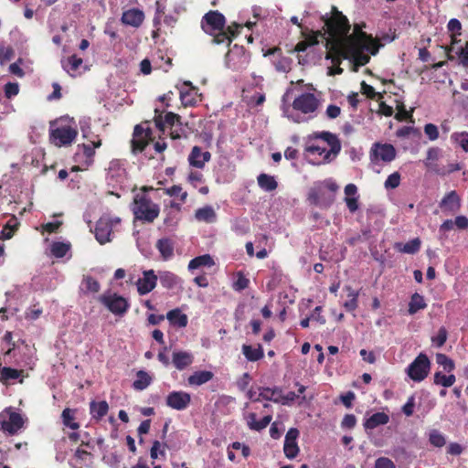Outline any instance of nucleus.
Returning <instances> with one entry per match:
<instances>
[{"label": "nucleus", "instance_id": "obj_1", "mask_svg": "<svg viewBox=\"0 0 468 468\" xmlns=\"http://www.w3.org/2000/svg\"><path fill=\"white\" fill-rule=\"evenodd\" d=\"M321 19L327 27L329 37L326 40L333 43V51L339 52L342 58H346L353 64V70L357 71L362 66L370 61V56H376L381 47L378 38L363 31L364 23L355 24L353 32L349 33L350 25L346 16L332 6V16L327 14Z\"/></svg>", "mask_w": 468, "mask_h": 468}, {"label": "nucleus", "instance_id": "obj_2", "mask_svg": "<svg viewBox=\"0 0 468 468\" xmlns=\"http://www.w3.org/2000/svg\"><path fill=\"white\" fill-rule=\"evenodd\" d=\"M242 27V25L236 22L226 26V17L218 11L207 12V35L211 37L212 44L229 47Z\"/></svg>", "mask_w": 468, "mask_h": 468}, {"label": "nucleus", "instance_id": "obj_3", "mask_svg": "<svg viewBox=\"0 0 468 468\" xmlns=\"http://www.w3.org/2000/svg\"><path fill=\"white\" fill-rule=\"evenodd\" d=\"M133 212L135 219L152 223L158 218L160 207L149 197L137 195L133 200Z\"/></svg>", "mask_w": 468, "mask_h": 468}, {"label": "nucleus", "instance_id": "obj_4", "mask_svg": "<svg viewBox=\"0 0 468 468\" xmlns=\"http://www.w3.org/2000/svg\"><path fill=\"white\" fill-rule=\"evenodd\" d=\"M250 62V54L243 46L235 44L225 56V65L233 71L245 70Z\"/></svg>", "mask_w": 468, "mask_h": 468}, {"label": "nucleus", "instance_id": "obj_5", "mask_svg": "<svg viewBox=\"0 0 468 468\" xmlns=\"http://www.w3.org/2000/svg\"><path fill=\"white\" fill-rule=\"evenodd\" d=\"M323 187L327 188L333 195L335 194L339 188L338 185L331 178L318 182L308 193V201L312 205L326 207L333 203L334 197L329 198L327 201L324 200Z\"/></svg>", "mask_w": 468, "mask_h": 468}, {"label": "nucleus", "instance_id": "obj_6", "mask_svg": "<svg viewBox=\"0 0 468 468\" xmlns=\"http://www.w3.org/2000/svg\"><path fill=\"white\" fill-rule=\"evenodd\" d=\"M25 420L22 415L8 407L0 413V428L8 434H16L24 426Z\"/></svg>", "mask_w": 468, "mask_h": 468}, {"label": "nucleus", "instance_id": "obj_7", "mask_svg": "<svg viewBox=\"0 0 468 468\" xmlns=\"http://www.w3.org/2000/svg\"><path fill=\"white\" fill-rule=\"evenodd\" d=\"M320 106L319 99L311 92H303L294 98L292 107L295 112L307 115V119L314 116Z\"/></svg>", "mask_w": 468, "mask_h": 468}, {"label": "nucleus", "instance_id": "obj_8", "mask_svg": "<svg viewBox=\"0 0 468 468\" xmlns=\"http://www.w3.org/2000/svg\"><path fill=\"white\" fill-rule=\"evenodd\" d=\"M54 122L50 123L53 126ZM78 131L71 125H60L49 129V142L57 147L70 145L76 139Z\"/></svg>", "mask_w": 468, "mask_h": 468}, {"label": "nucleus", "instance_id": "obj_9", "mask_svg": "<svg viewBox=\"0 0 468 468\" xmlns=\"http://www.w3.org/2000/svg\"><path fill=\"white\" fill-rule=\"evenodd\" d=\"M98 301L117 316H123L130 308L128 300L115 292L103 293Z\"/></svg>", "mask_w": 468, "mask_h": 468}, {"label": "nucleus", "instance_id": "obj_10", "mask_svg": "<svg viewBox=\"0 0 468 468\" xmlns=\"http://www.w3.org/2000/svg\"><path fill=\"white\" fill-rule=\"evenodd\" d=\"M431 370V361L426 354L420 353L408 366L406 372L410 379L415 382L424 380Z\"/></svg>", "mask_w": 468, "mask_h": 468}, {"label": "nucleus", "instance_id": "obj_11", "mask_svg": "<svg viewBox=\"0 0 468 468\" xmlns=\"http://www.w3.org/2000/svg\"><path fill=\"white\" fill-rule=\"evenodd\" d=\"M121 224V218L119 217L102 216L97 221L95 226V238L97 241L103 245L111 241V235L113 229Z\"/></svg>", "mask_w": 468, "mask_h": 468}, {"label": "nucleus", "instance_id": "obj_12", "mask_svg": "<svg viewBox=\"0 0 468 468\" xmlns=\"http://www.w3.org/2000/svg\"><path fill=\"white\" fill-rule=\"evenodd\" d=\"M314 137L324 140L330 146V150H328L323 157V163L327 164L332 162L341 151V143L338 137L326 131L314 133Z\"/></svg>", "mask_w": 468, "mask_h": 468}, {"label": "nucleus", "instance_id": "obj_13", "mask_svg": "<svg viewBox=\"0 0 468 468\" xmlns=\"http://www.w3.org/2000/svg\"><path fill=\"white\" fill-rule=\"evenodd\" d=\"M396 157V149L390 144L375 143L370 150V159L372 162L377 163L383 161L389 163Z\"/></svg>", "mask_w": 468, "mask_h": 468}, {"label": "nucleus", "instance_id": "obj_14", "mask_svg": "<svg viewBox=\"0 0 468 468\" xmlns=\"http://www.w3.org/2000/svg\"><path fill=\"white\" fill-rule=\"evenodd\" d=\"M191 402V396L185 391H172L165 398L166 406L176 410H184Z\"/></svg>", "mask_w": 468, "mask_h": 468}, {"label": "nucleus", "instance_id": "obj_15", "mask_svg": "<svg viewBox=\"0 0 468 468\" xmlns=\"http://www.w3.org/2000/svg\"><path fill=\"white\" fill-rule=\"evenodd\" d=\"M106 178L112 184H121L126 178L124 162L120 159H113L107 168Z\"/></svg>", "mask_w": 468, "mask_h": 468}, {"label": "nucleus", "instance_id": "obj_16", "mask_svg": "<svg viewBox=\"0 0 468 468\" xmlns=\"http://www.w3.org/2000/svg\"><path fill=\"white\" fill-rule=\"evenodd\" d=\"M299 434L298 429L291 428L285 435L283 452L288 459H294L300 452L297 444Z\"/></svg>", "mask_w": 468, "mask_h": 468}, {"label": "nucleus", "instance_id": "obj_17", "mask_svg": "<svg viewBox=\"0 0 468 468\" xmlns=\"http://www.w3.org/2000/svg\"><path fill=\"white\" fill-rule=\"evenodd\" d=\"M158 280V275L155 274L154 270L144 271L143 277L139 278L136 282L137 292L140 295H145L152 292Z\"/></svg>", "mask_w": 468, "mask_h": 468}, {"label": "nucleus", "instance_id": "obj_18", "mask_svg": "<svg viewBox=\"0 0 468 468\" xmlns=\"http://www.w3.org/2000/svg\"><path fill=\"white\" fill-rule=\"evenodd\" d=\"M325 48L327 50L325 54V59L331 60L332 64L334 65V67L328 69V75L335 76L342 74L344 70L340 65L344 59L347 58H342L339 52L335 53L332 48L333 43L328 40L325 42Z\"/></svg>", "mask_w": 468, "mask_h": 468}, {"label": "nucleus", "instance_id": "obj_19", "mask_svg": "<svg viewBox=\"0 0 468 468\" xmlns=\"http://www.w3.org/2000/svg\"><path fill=\"white\" fill-rule=\"evenodd\" d=\"M439 207L441 211L448 215H453L460 210L461 200L456 191H451L441 200Z\"/></svg>", "mask_w": 468, "mask_h": 468}, {"label": "nucleus", "instance_id": "obj_20", "mask_svg": "<svg viewBox=\"0 0 468 468\" xmlns=\"http://www.w3.org/2000/svg\"><path fill=\"white\" fill-rule=\"evenodd\" d=\"M154 120L156 128L165 133L166 129H173L174 126L180 122L181 117L180 115L171 112H166L165 117H163L161 113L155 111Z\"/></svg>", "mask_w": 468, "mask_h": 468}, {"label": "nucleus", "instance_id": "obj_21", "mask_svg": "<svg viewBox=\"0 0 468 468\" xmlns=\"http://www.w3.org/2000/svg\"><path fill=\"white\" fill-rule=\"evenodd\" d=\"M158 279L161 285L167 290H176L181 288L182 279L169 271H159Z\"/></svg>", "mask_w": 468, "mask_h": 468}, {"label": "nucleus", "instance_id": "obj_22", "mask_svg": "<svg viewBox=\"0 0 468 468\" xmlns=\"http://www.w3.org/2000/svg\"><path fill=\"white\" fill-rule=\"evenodd\" d=\"M144 19V14L143 11L137 8H131L122 13L121 21L122 24L131 26L133 27H139Z\"/></svg>", "mask_w": 468, "mask_h": 468}, {"label": "nucleus", "instance_id": "obj_23", "mask_svg": "<svg viewBox=\"0 0 468 468\" xmlns=\"http://www.w3.org/2000/svg\"><path fill=\"white\" fill-rule=\"evenodd\" d=\"M180 100L184 106H192L197 102V89L193 87L191 83L185 82L180 90Z\"/></svg>", "mask_w": 468, "mask_h": 468}, {"label": "nucleus", "instance_id": "obj_24", "mask_svg": "<svg viewBox=\"0 0 468 468\" xmlns=\"http://www.w3.org/2000/svg\"><path fill=\"white\" fill-rule=\"evenodd\" d=\"M272 416H264L261 420H257V415L254 412L249 413L247 417V424L252 431H261L264 430L271 421Z\"/></svg>", "mask_w": 468, "mask_h": 468}, {"label": "nucleus", "instance_id": "obj_25", "mask_svg": "<svg viewBox=\"0 0 468 468\" xmlns=\"http://www.w3.org/2000/svg\"><path fill=\"white\" fill-rule=\"evenodd\" d=\"M83 60L81 58H79L77 55H71L67 58L61 60V66L63 69L69 74L71 77H76V72L82 65Z\"/></svg>", "mask_w": 468, "mask_h": 468}, {"label": "nucleus", "instance_id": "obj_26", "mask_svg": "<svg viewBox=\"0 0 468 468\" xmlns=\"http://www.w3.org/2000/svg\"><path fill=\"white\" fill-rule=\"evenodd\" d=\"M109 411V404L106 400L95 401L90 403V413L95 420H101Z\"/></svg>", "mask_w": 468, "mask_h": 468}, {"label": "nucleus", "instance_id": "obj_27", "mask_svg": "<svg viewBox=\"0 0 468 468\" xmlns=\"http://www.w3.org/2000/svg\"><path fill=\"white\" fill-rule=\"evenodd\" d=\"M193 356L185 351H178L173 353L172 362L178 370H183L193 363Z\"/></svg>", "mask_w": 468, "mask_h": 468}, {"label": "nucleus", "instance_id": "obj_28", "mask_svg": "<svg viewBox=\"0 0 468 468\" xmlns=\"http://www.w3.org/2000/svg\"><path fill=\"white\" fill-rule=\"evenodd\" d=\"M389 421V417L385 412H377L367 419L364 422L366 430H373L380 425H386Z\"/></svg>", "mask_w": 468, "mask_h": 468}, {"label": "nucleus", "instance_id": "obj_29", "mask_svg": "<svg viewBox=\"0 0 468 468\" xmlns=\"http://www.w3.org/2000/svg\"><path fill=\"white\" fill-rule=\"evenodd\" d=\"M242 354L246 359L250 362L259 361L264 356L263 348L260 344L257 347H253L250 345H243Z\"/></svg>", "mask_w": 468, "mask_h": 468}, {"label": "nucleus", "instance_id": "obj_30", "mask_svg": "<svg viewBox=\"0 0 468 468\" xmlns=\"http://www.w3.org/2000/svg\"><path fill=\"white\" fill-rule=\"evenodd\" d=\"M169 323L177 327H185L187 324V316L178 308L173 309L166 314Z\"/></svg>", "mask_w": 468, "mask_h": 468}, {"label": "nucleus", "instance_id": "obj_31", "mask_svg": "<svg viewBox=\"0 0 468 468\" xmlns=\"http://www.w3.org/2000/svg\"><path fill=\"white\" fill-rule=\"evenodd\" d=\"M189 167L202 169L205 165V154L201 152V148L194 146L188 155Z\"/></svg>", "mask_w": 468, "mask_h": 468}, {"label": "nucleus", "instance_id": "obj_32", "mask_svg": "<svg viewBox=\"0 0 468 468\" xmlns=\"http://www.w3.org/2000/svg\"><path fill=\"white\" fill-rule=\"evenodd\" d=\"M156 248L165 261L171 259L174 255V242L170 239H158Z\"/></svg>", "mask_w": 468, "mask_h": 468}, {"label": "nucleus", "instance_id": "obj_33", "mask_svg": "<svg viewBox=\"0 0 468 468\" xmlns=\"http://www.w3.org/2000/svg\"><path fill=\"white\" fill-rule=\"evenodd\" d=\"M257 182L259 186L264 191L271 192L278 187V183L274 176L268 174H260L257 177Z\"/></svg>", "mask_w": 468, "mask_h": 468}, {"label": "nucleus", "instance_id": "obj_34", "mask_svg": "<svg viewBox=\"0 0 468 468\" xmlns=\"http://www.w3.org/2000/svg\"><path fill=\"white\" fill-rule=\"evenodd\" d=\"M76 411L77 410L66 408L61 413L63 425L74 431L80 428V423L76 421Z\"/></svg>", "mask_w": 468, "mask_h": 468}, {"label": "nucleus", "instance_id": "obj_35", "mask_svg": "<svg viewBox=\"0 0 468 468\" xmlns=\"http://www.w3.org/2000/svg\"><path fill=\"white\" fill-rule=\"evenodd\" d=\"M19 227L18 219L16 216H12L10 219L6 222V224L4 226L1 233H0V239H11L15 232L17 230Z\"/></svg>", "mask_w": 468, "mask_h": 468}, {"label": "nucleus", "instance_id": "obj_36", "mask_svg": "<svg viewBox=\"0 0 468 468\" xmlns=\"http://www.w3.org/2000/svg\"><path fill=\"white\" fill-rule=\"evenodd\" d=\"M81 290L84 293H96L101 290V284L95 278L86 275L81 282Z\"/></svg>", "mask_w": 468, "mask_h": 468}, {"label": "nucleus", "instance_id": "obj_37", "mask_svg": "<svg viewBox=\"0 0 468 468\" xmlns=\"http://www.w3.org/2000/svg\"><path fill=\"white\" fill-rule=\"evenodd\" d=\"M421 241L419 238H415L405 244L397 243L396 248L403 253L415 254L420 249Z\"/></svg>", "mask_w": 468, "mask_h": 468}, {"label": "nucleus", "instance_id": "obj_38", "mask_svg": "<svg viewBox=\"0 0 468 468\" xmlns=\"http://www.w3.org/2000/svg\"><path fill=\"white\" fill-rule=\"evenodd\" d=\"M136 378L133 383V387L136 390L145 389L152 382L151 376L144 370H139L136 373Z\"/></svg>", "mask_w": 468, "mask_h": 468}, {"label": "nucleus", "instance_id": "obj_39", "mask_svg": "<svg viewBox=\"0 0 468 468\" xmlns=\"http://www.w3.org/2000/svg\"><path fill=\"white\" fill-rule=\"evenodd\" d=\"M426 307L427 303H425L423 296H421L418 292H415L411 296L410 302L409 303V313L410 314H414L418 311L425 309Z\"/></svg>", "mask_w": 468, "mask_h": 468}, {"label": "nucleus", "instance_id": "obj_40", "mask_svg": "<svg viewBox=\"0 0 468 468\" xmlns=\"http://www.w3.org/2000/svg\"><path fill=\"white\" fill-rule=\"evenodd\" d=\"M24 370L16 369L8 367L2 368V374L0 377V382L6 383L9 380H15L23 376Z\"/></svg>", "mask_w": 468, "mask_h": 468}, {"label": "nucleus", "instance_id": "obj_41", "mask_svg": "<svg viewBox=\"0 0 468 468\" xmlns=\"http://www.w3.org/2000/svg\"><path fill=\"white\" fill-rule=\"evenodd\" d=\"M433 381H434V384H436V385H441L444 388H449V387H452L455 383L456 378L452 374L447 376L439 371L434 374Z\"/></svg>", "mask_w": 468, "mask_h": 468}, {"label": "nucleus", "instance_id": "obj_42", "mask_svg": "<svg viewBox=\"0 0 468 468\" xmlns=\"http://www.w3.org/2000/svg\"><path fill=\"white\" fill-rule=\"evenodd\" d=\"M323 29H324V31H322V30L311 31V33L308 35H305L304 32L303 31V35L304 37V41L308 42L309 47L317 45L318 38L320 37L325 38V35L328 34L327 27H325V25H324Z\"/></svg>", "mask_w": 468, "mask_h": 468}, {"label": "nucleus", "instance_id": "obj_43", "mask_svg": "<svg viewBox=\"0 0 468 468\" xmlns=\"http://www.w3.org/2000/svg\"><path fill=\"white\" fill-rule=\"evenodd\" d=\"M346 290L350 299L345 303L344 306L349 312L355 311L357 308L358 292L354 291L350 286H346Z\"/></svg>", "mask_w": 468, "mask_h": 468}, {"label": "nucleus", "instance_id": "obj_44", "mask_svg": "<svg viewBox=\"0 0 468 468\" xmlns=\"http://www.w3.org/2000/svg\"><path fill=\"white\" fill-rule=\"evenodd\" d=\"M429 441L431 445L438 448L443 447L446 443L445 437L438 430H431L430 431Z\"/></svg>", "mask_w": 468, "mask_h": 468}, {"label": "nucleus", "instance_id": "obj_45", "mask_svg": "<svg viewBox=\"0 0 468 468\" xmlns=\"http://www.w3.org/2000/svg\"><path fill=\"white\" fill-rule=\"evenodd\" d=\"M260 394L259 397L262 398L265 400H272L275 403L280 402L279 398H274L275 394H280L281 389L279 388H260Z\"/></svg>", "mask_w": 468, "mask_h": 468}, {"label": "nucleus", "instance_id": "obj_46", "mask_svg": "<svg viewBox=\"0 0 468 468\" xmlns=\"http://www.w3.org/2000/svg\"><path fill=\"white\" fill-rule=\"evenodd\" d=\"M436 362L443 367L447 372H452L455 366L453 361L448 357L445 354L439 353L436 355Z\"/></svg>", "mask_w": 468, "mask_h": 468}, {"label": "nucleus", "instance_id": "obj_47", "mask_svg": "<svg viewBox=\"0 0 468 468\" xmlns=\"http://www.w3.org/2000/svg\"><path fill=\"white\" fill-rule=\"evenodd\" d=\"M187 180L194 187H198L202 184L203 174L198 169L190 167Z\"/></svg>", "mask_w": 468, "mask_h": 468}, {"label": "nucleus", "instance_id": "obj_48", "mask_svg": "<svg viewBox=\"0 0 468 468\" xmlns=\"http://www.w3.org/2000/svg\"><path fill=\"white\" fill-rule=\"evenodd\" d=\"M452 140L457 143L464 152H468V133H454L452 134Z\"/></svg>", "mask_w": 468, "mask_h": 468}, {"label": "nucleus", "instance_id": "obj_49", "mask_svg": "<svg viewBox=\"0 0 468 468\" xmlns=\"http://www.w3.org/2000/svg\"><path fill=\"white\" fill-rule=\"evenodd\" d=\"M83 150V155L85 156V164L87 166L90 165L93 163V157L95 155V149L97 147L92 146L90 144H82L79 145Z\"/></svg>", "mask_w": 468, "mask_h": 468}, {"label": "nucleus", "instance_id": "obj_50", "mask_svg": "<svg viewBox=\"0 0 468 468\" xmlns=\"http://www.w3.org/2000/svg\"><path fill=\"white\" fill-rule=\"evenodd\" d=\"M448 30L452 34V43H455L456 42V36H460L461 35V30H462V24L461 22L456 19V18H452L449 22H448Z\"/></svg>", "mask_w": 468, "mask_h": 468}, {"label": "nucleus", "instance_id": "obj_51", "mask_svg": "<svg viewBox=\"0 0 468 468\" xmlns=\"http://www.w3.org/2000/svg\"><path fill=\"white\" fill-rule=\"evenodd\" d=\"M69 250V246L63 242H54L51 246V252L57 258L64 257Z\"/></svg>", "mask_w": 468, "mask_h": 468}, {"label": "nucleus", "instance_id": "obj_52", "mask_svg": "<svg viewBox=\"0 0 468 468\" xmlns=\"http://www.w3.org/2000/svg\"><path fill=\"white\" fill-rule=\"evenodd\" d=\"M448 333L445 327L439 328L437 335L431 337V342L438 347L442 346L447 340Z\"/></svg>", "mask_w": 468, "mask_h": 468}, {"label": "nucleus", "instance_id": "obj_53", "mask_svg": "<svg viewBox=\"0 0 468 468\" xmlns=\"http://www.w3.org/2000/svg\"><path fill=\"white\" fill-rule=\"evenodd\" d=\"M400 184V174L399 172H394L388 176L386 179L384 186L387 189H394L398 187Z\"/></svg>", "mask_w": 468, "mask_h": 468}, {"label": "nucleus", "instance_id": "obj_54", "mask_svg": "<svg viewBox=\"0 0 468 468\" xmlns=\"http://www.w3.org/2000/svg\"><path fill=\"white\" fill-rule=\"evenodd\" d=\"M148 142L144 138H133L131 141L132 152L133 154L141 153L144 150Z\"/></svg>", "mask_w": 468, "mask_h": 468}, {"label": "nucleus", "instance_id": "obj_55", "mask_svg": "<svg viewBox=\"0 0 468 468\" xmlns=\"http://www.w3.org/2000/svg\"><path fill=\"white\" fill-rule=\"evenodd\" d=\"M165 192L170 196V197H180V200L182 201H185V199L186 198V192H183L182 191V187L180 186H172L171 187H168V188H165Z\"/></svg>", "mask_w": 468, "mask_h": 468}, {"label": "nucleus", "instance_id": "obj_56", "mask_svg": "<svg viewBox=\"0 0 468 468\" xmlns=\"http://www.w3.org/2000/svg\"><path fill=\"white\" fill-rule=\"evenodd\" d=\"M14 55L15 50L12 47H0V64L3 65L6 61L11 60Z\"/></svg>", "mask_w": 468, "mask_h": 468}, {"label": "nucleus", "instance_id": "obj_57", "mask_svg": "<svg viewBox=\"0 0 468 468\" xmlns=\"http://www.w3.org/2000/svg\"><path fill=\"white\" fill-rule=\"evenodd\" d=\"M187 382L190 386L202 385L205 383V370L196 372L187 378Z\"/></svg>", "mask_w": 468, "mask_h": 468}, {"label": "nucleus", "instance_id": "obj_58", "mask_svg": "<svg viewBox=\"0 0 468 468\" xmlns=\"http://www.w3.org/2000/svg\"><path fill=\"white\" fill-rule=\"evenodd\" d=\"M424 133L431 141H435L439 138L438 127L433 123L425 124Z\"/></svg>", "mask_w": 468, "mask_h": 468}, {"label": "nucleus", "instance_id": "obj_59", "mask_svg": "<svg viewBox=\"0 0 468 468\" xmlns=\"http://www.w3.org/2000/svg\"><path fill=\"white\" fill-rule=\"evenodd\" d=\"M157 58L164 61V64H159L158 68L162 69L164 71L167 72L170 68L172 67V58L168 57L167 55L164 54L161 50L157 52Z\"/></svg>", "mask_w": 468, "mask_h": 468}, {"label": "nucleus", "instance_id": "obj_60", "mask_svg": "<svg viewBox=\"0 0 468 468\" xmlns=\"http://www.w3.org/2000/svg\"><path fill=\"white\" fill-rule=\"evenodd\" d=\"M250 284V281L243 274L239 273L237 280L233 283V289L236 291H242Z\"/></svg>", "mask_w": 468, "mask_h": 468}, {"label": "nucleus", "instance_id": "obj_61", "mask_svg": "<svg viewBox=\"0 0 468 468\" xmlns=\"http://www.w3.org/2000/svg\"><path fill=\"white\" fill-rule=\"evenodd\" d=\"M152 131L150 128L144 129L142 125L137 124L133 130V138H150Z\"/></svg>", "mask_w": 468, "mask_h": 468}, {"label": "nucleus", "instance_id": "obj_62", "mask_svg": "<svg viewBox=\"0 0 468 468\" xmlns=\"http://www.w3.org/2000/svg\"><path fill=\"white\" fill-rule=\"evenodd\" d=\"M18 92H19V86L17 83L7 82L5 85V95L6 98L10 99V98L17 95Z\"/></svg>", "mask_w": 468, "mask_h": 468}, {"label": "nucleus", "instance_id": "obj_63", "mask_svg": "<svg viewBox=\"0 0 468 468\" xmlns=\"http://www.w3.org/2000/svg\"><path fill=\"white\" fill-rule=\"evenodd\" d=\"M374 468H396V466L389 458L379 457L375 461Z\"/></svg>", "mask_w": 468, "mask_h": 468}, {"label": "nucleus", "instance_id": "obj_64", "mask_svg": "<svg viewBox=\"0 0 468 468\" xmlns=\"http://www.w3.org/2000/svg\"><path fill=\"white\" fill-rule=\"evenodd\" d=\"M356 424V418L354 414H346L342 420L341 427L343 429H353Z\"/></svg>", "mask_w": 468, "mask_h": 468}]
</instances>
